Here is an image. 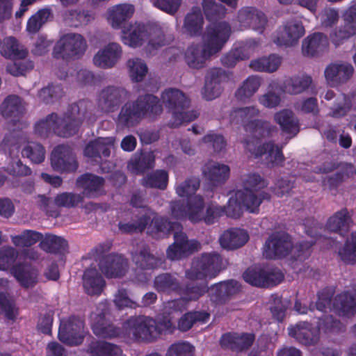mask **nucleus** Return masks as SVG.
<instances>
[{"mask_svg":"<svg viewBox=\"0 0 356 356\" xmlns=\"http://www.w3.org/2000/svg\"><path fill=\"white\" fill-rule=\"evenodd\" d=\"M265 270L261 268L250 267L243 273V278L249 284L260 288H264Z\"/></svg>","mask_w":356,"mask_h":356,"instance_id":"obj_59","label":"nucleus"},{"mask_svg":"<svg viewBox=\"0 0 356 356\" xmlns=\"http://www.w3.org/2000/svg\"><path fill=\"white\" fill-rule=\"evenodd\" d=\"M40 248L48 253L64 254L68 250V242L54 234H46L40 242Z\"/></svg>","mask_w":356,"mask_h":356,"instance_id":"obj_36","label":"nucleus"},{"mask_svg":"<svg viewBox=\"0 0 356 356\" xmlns=\"http://www.w3.org/2000/svg\"><path fill=\"white\" fill-rule=\"evenodd\" d=\"M210 314L206 311H191L184 314L178 321L177 328L181 332H187L197 323H206Z\"/></svg>","mask_w":356,"mask_h":356,"instance_id":"obj_37","label":"nucleus"},{"mask_svg":"<svg viewBox=\"0 0 356 356\" xmlns=\"http://www.w3.org/2000/svg\"><path fill=\"white\" fill-rule=\"evenodd\" d=\"M261 85L260 79L256 76H248L243 85L235 93L236 99L241 102H247L259 89Z\"/></svg>","mask_w":356,"mask_h":356,"instance_id":"obj_47","label":"nucleus"},{"mask_svg":"<svg viewBox=\"0 0 356 356\" xmlns=\"http://www.w3.org/2000/svg\"><path fill=\"white\" fill-rule=\"evenodd\" d=\"M195 348L188 342L172 344L167 350L166 356H193Z\"/></svg>","mask_w":356,"mask_h":356,"instance_id":"obj_64","label":"nucleus"},{"mask_svg":"<svg viewBox=\"0 0 356 356\" xmlns=\"http://www.w3.org/2000/svg\"><path fill=\"white\" fill-rule=\"evenodd\" d=\"M305 34L301 22H288L282 28L277 30L273 40L278 47H293Z\"/></svg>","mask_w":356,"mask_h":356,"instance_id":"obj_15","label":"nucleus"},{"mask_svg":"<svg viewBox=\"0 0 356 356\" xmlns=\"http://www.w3.org/2000/svg\"><path fill=\"white\" fill-rule=\"evenodd\" d=\"M159 99L154 95L139 96L135 100V123L138 119L145 117L154 118L162 113Z\"/></svg>","mask_w":356,"mask_h":356,"instance_id":"obj_19","label":"nucleus"},{"mask_svg":"<svg viewBox=\"0 0 356 356\" xmlns=\"http://www.w3.org/2000/svg\"><path fill=\"white\" fill-rule=\"evenodd\" d=\"M42 233L37 231L27 229L23 232L21 235L16 236L13 242L16 245L22 247H30L43 239Z\"/></svg>","mask_w":356,"mask_h":356,"instance_id":"obj_60","label":"nucleus"},{"mask_svg":"<svg viewBox=\"0 0 356 356\" xmlns=\"http://www.w3.org/2000/svg\"><path fill=\"white\" fill-rule=\"evenodd\" d=\"M236 197L243 204L244 208L250 213H257L259 211V206L264 200L270 201L271 195L266 191H261L256 194L254 191L236 192Z\"/></svg>","mask_w":356,"mask_h":356,"instance_id":"obj_29","label":"nucleus"},{"mask_svg":"<svg viewBox=\"0 0 356 356\" xmlns=\"http://www.w3.org/2000/svg\"><path fill=\"white\" fill-rule=\"evenodd\" d=\"M164 259L154 256L146 249L141 250L138 254L135 253V264L143 270H154L162 266Z\"/></svg>","mask_w":356,"mask_h":356,"instance_id":"obj_43","label":"nucleus"},{"mask_svg":"<svg viewBox=\"0 0 356 356\" xmlns=\"http://www.w3.org/2000/svg\"><path fill=\"white\" fill-rule=\"evenodd\" d=\"M312 83V79L309 75L293 76L284 82L283 90L290 95H298L309 89Z\"/></svg>","mask_w":356,"mask_h":356,"instance_id":"obj_38","label":"nucleus"},{"mask_svg":"<svg viewBox=\"0 0 356 356\" xmlns=\"http://www.w3.org/2000/svg\"><path fill=\"white\" fill-rule=\"evenodd\" d=\"M243 144L245 149L251 153L255 154L257 157L268 154L273 165L282 166L284 161L282 151L274 143H265L262 145H259L257 149L251 147L250 141L248 139H245Z\"/></svg>","mask_w":356,"mask_h":356,"instance_id":"obj_25","label":"nucleus"},{"mask_svg":"<svg viewBox=\"0 0 356 356\" xmlns=\"http://www.w3.org/2000/svg\"><path fill=\"white\" fill-rule=\"evenodd\" d=\"M115 122L122 128H130L134 126V101H127L122 106Z\"/></svg>","mask_w":356,"mask_h":356,"instance_id":"obj_53","label":"nucleus"},{"mask_svg":"<svg viewBox=\"0 0 356 356\" xmlns=\"http://www.w3.org/2000/svg\"><path fill=\"white\" fill-rule=\"evenodd\" d=\"M229 172L227 165L212 163L205 165L202 174L208 184L214 187L224 184L229 178Z\"/></svg>","mask_w":356,"mask_h":356,"instance_id":"obj_26","label":"nucleus"},{"mask_svg":"<svg viewBox=\"0 0 356 356\" xmlns=\"http://www.w3.org/2000/svg\"><path fill=\"white\" fill-rule=\"evenodd\" d=\"M128 261L121 254L109 253L99 259V268L108 279L121 278L128 270Z\"/></svg>","mask_w":356,"mask_h":356,"instance_id":"obj_14","label":"nucleus"},{"mask_svg":"<svg viewBox=\"0 0 356 356\" xmlns=\"http://www.w3.org/2000/svg\"><path fill=\"white\" fill-rule=\"evenodd\" d=\"M87 49L86 40L79 33L64 34L55 44L52 56L56 59L68 61L83 56Z\"/></svg>","mask_w":356,"mask_h":356,"instance_id":"obj_7","label":"nucleus"},{"mask_svg":"<svg viewBox=\"0 0 356 356\" xmlns=\"http://www.w3.org/2000/svg\"><path fill=\"white\" fill-rule=\"evenodd\" d=\"M255 340L253 333L227 332L222 335L220 343L222 348L236 352H243L249 349Z\"/></svg>","mask_w":356,"mask_h":356,"instance_id":"obj_21","label":"nucleus"},{"mask_svg":"<svg viewBox=\"0 0 356 356\" xmlns=\"http://www.w3.org/2000/svg\"><path fill=\"white\" fill-rule=\"evenodd\" d=\"M21 154L32 163L40 164L45 159L46 150L40 143L29 141L23 147Z\"/></svg>","mask_w":356,"mask_h":356,"instance_id":"obj_45","label":"nucleus"},{"mask_svg":"<svg viewBox=\"0 0 356 356\" xmlns=\"http://www.w3.org/2000/svg\"><path fill=\"white\" fill-rule=\"evenodd\" d=\"M248 58L245 53L243 48L236 47L231 49L220 58L223 66L232 68L234 67L239 60H243Z\"/></svg>","mask_w":356,"mask_h":356,"instance_id":"obj_63","label":"nucleus"},{"mask_svg":"<svg viewBox=\"0 0 356 356\" xmlns=\"http://www.w3.org/2000/svg\"><path fill=\"white\" fill-rule=\"evenodd\" d=\"M122 50L116 42H109L100 49L93 57L94 64L102 69L113 67L121 58Z\"/></svg>","mask_w":356,"mask_h":356,"instance_id":"obj_20","label":"nucleus"},{"mask_svg":"<svg viewBox=\"0 0 356 356\" xmlns=\"http://www.w3.org/2000/svg\"><path fill=\"white\" fill-rule=\"evenodd\" d=\"M288 334L306 346H315L320 340V332L306 321L298 322L288 327Z\"/></svg>","mask_w":356,"mask_h":356,"instance_id":"obj_18","label":"nucleus"},{"mask_svg":"<svg viewBox=\"0 0 356 356\" xmlns=\"http://www.w3.org/2000/svg\"><path fill=\"white\" fill-rule=\"evenodd\" d=\"M106 282L95 268H88L83 275V286L85 291L90 296H99L103 291Z\"/></svg>","mask_w":356,"mask_h":356,"instance_id":"obj_27","label":"nucleus"},{"mask_svg":"<svg viewBox=\"0 0 356 356\" xmlns=\"http://www.w3.org/2000/svg\"><path fill=\"white\" fill-rule=\"evenodd\" d=\"M57 113H51L35 124V134L40 137H47L51 131L55 134Z\"/></svg>","mask_w":356,"mask_h":356,"instance_id":"obj_52","label":"nucleus"},{"mask_svg":"<svg viewBox=\"0 0 356 356\" xmlns=\"http://www.w3.org/2000/svg\"><path fill=\"white\" fill-rule=\"evenodd\" d=\"M274 120L280 127L282 131L291 138L300 131L299 120L289 109H283L274 115Z\"/></svg>","mask_w":356,"mask_h":356,"instance_id":"obj_24","label":"nucleus"},{"mask_svg":"<svg viewBox=\"0 0 356 356\" xmlns=\"http://www.w3.org/2000/svg\"><path fill=\"white\" fill-rule=\"evenodd\" d=\"M24 111L22 99L17 95H8L0 106L1 115L6 119H11L14 124L19 121Z\"/></svg>","mask_w":356,"mask_h":356,"instance_id":"obj_28","label":"nucleus"},{"mask_svg":"<svg viewBox=\"0 0 356 356\" xmlns=\"http://www.w3.org/2000/svg\"><path fill=\"white\" fill-rule=\"evenodd\" d=\"M202 6L206 19L211 22L225 17L227 8L216 0H202Z\"/></svg>","mask_w":356,"mask_h":356,"instance_id":"obj_46","label":"nucleus"},{"mask_svg":"<svg viewBox=\"0 0 356 356\" xmlns=\"http://www.w3.org/2000/svg\"><path fill=\"white\" fill-rule=\"evenodd\" d=\"M351 218L348 209L344 208L329 218L326 223L328 231L344 236L349 231Z\"/></svg>","mask_w":356,"mask_h":356,"instance_id":"obj_33","label":"nucleus"},{"mask_svg":"<svg viewBox=\"0 0 356 356\" xmlns=\"http://www.w3.org/2000/svg\"><path fill=\"white\" fill-rule=\"evenodd\" d=\"M91 102L80 99L68 106L62 117L57 114L55 134L62 138H70L76 134L82 125Z\"/></svg>","mask_w":356,"mask_h":356,"instance_id":"obj_2","label":"nucleus"},{"mask_svg":"<svg viewBox=\"0 0 356 356\" xmlns=\"http://www.w3.org/2000/svg\"><path fill=\"white\" fill-rule=\"evenodd\" d=\"M168 174L164 170H156L140 179V185L145 188L164 190L168 185Z\"/></svg>","mask_w":356,"mask_h":356,"instance_id":"obj_42","label":"nucleus"},{"mask_svg":"<svg viewBox=\"0 0 356 356\" xmlns=\"http://www.w3.org/2000/svg\"><path fill=\"white\" fill-rule=\"evenodd\" d=\"M201 281V282L188 283L185 286L183 291L185 299L189 301H196L209 292L208 282L206 280Z\"/></svg>","mask_w":356,"mask_h":356,"instance_id":"obj_48","label":"nucleus"},{"mask_svg":"<svg viewBox=\"0 0 356 356\" xmlns=\"http://www.w3.org/2000/svg\"><path fill=\"white\" fill-rule=\"evenodd\" d=\"M231 33V27L226 22L211 23L206 28L203 35L204 51L213 55L220 51L228 40Z\"/></svg>","mask_w":356,"mask_h":356,"instance_id":"obj_9","label":"nucleus"},{"mask_svg":"<svg viewBox=\"0 0 356 356\" xmlns=\"http://www.w3.org/2000/svg\"><path fill=\"white\" fill-rule=\"evenodd\" d=\"M107 21L114 29H122V42L131 47H134V26L131 23L125 26L127 21L134 15V5L120 3L107 9Z\"/></svg>","mask_w":356,"mask_h":356,"instance_id":"obj_6","label":"nucleus"},{"mask_svg":"<svg viewBox=\"0 0 356 356\" xmlns=\"http://www.w3.org/2000/svg\"><path fill=\"white\" fill-rule=\"evenodd\" d=\"M203 24L204 17L201 8L193 6L184 17V29L191 37L199 36L202 33Z\"/></svg>","mask_w":356,"mask_h":356,"instance_id":"obj_32","label":"nucleus"},{"mask_svg":"<svg viewBox=\"0 0 356 356\" xmlns=\"http://www.w3.org/2000/svg\"><path fill=\"white\" fill-rule=\"evenodd\" d=\"M241 284L235 280H227L211 285L208 296L215 305L225 304L231 297L240 291Z\"/></svg>","mask_w":356,"mask_h":356,"instance_id":"obj_16","label":"nucleus"},{"mask_svg":"<svg viewBox=\"0 0 356 356\" xmlns=\"http://www.w3.org/2000/svg\"><path fill=\"white\" fill-rule=\"evenodd\" d=\"M211 56L209 55L207 51H204L203 46L202 49H200L198 47H191L186 52L185 60L190 67L201 69L205 67L206 61Z\"/></svg>","mask_w":356,"mask_h":356,"instance_id":"obj_41","label":"nucleus"},{"mask_svg":"<svg viewBox=\"0 0 356 356\" xmlns=\"http://www.w3.org/2000/svg\"><path fill=\"white\" fill-rule=\"evenodd\" d=\"M200 186V179L196 177H191L176 187V193L179 197H193Z\"/></svg>","mask_w":356,"mask_h":356,"instance_id":"obj_56","label":"nucleus"},{"mask_svg":"<svg viewBox=\"0 0 356 356\" xmlns=\"http://www.w3.org/2000/svg\"><path fill=\"white\" fill-rule=\"evenodd\" d=\"M91 353L95 356H120L122 350L118 345L104 341L93 346Z\"/></svg>","mask_w":356,"mask_h":356,"instance_id":"obj_61","label":"nucleus"},{"mask_svg":"<svg viewBox=\"0 0 356 356\" xmlns=\"http://www.w3.org/2000/svg\"><path fill=\"white\" fill-rule=\"evenodd\" d=\"M147 57L156 54L157 51L170 44L163 31L158 26H146L135 22V47L144 45Z\"/></svg>","mask_w":356,"mask_h":356,"instance_id":"obj_5","label":"nucleus"},{"mask_svg":"<svg viewBox=\"0 0 356 356\" xmlns=\"http://www.w3.org/2000/svg\"><path fill=\"white\" fill-rule=\"evenodd\" d=\"M50 165L54 171L63 173L75 172L79 168L76 156L68 145L55 146L50 155Z\"/></svg>","mask_w":356,"mask_h":356,"instance_id":"obj_11","label":"nucleus"},{"mask_svg":"<svg viewBox=\"0 0 356 356\" xmlns=\"http://www.w3.org/2000/svg\"><path fill=\"white\" fill-rule=\"evenodd\" d=\"M114 139L113 138L99 137L90 141L83 149L84 156L94 159L102 160V156L107 158L110 156L111 148L113 147Z\"/></svg>","mask_w":356,"mask_h":356,"instance_id":"obj_22","label":"nucleus"},{"mask_svg":"<svg viewBox=\"0 0 356 356\" xmlns=\"http://www.w3.org/2000/svg\"><path fill=\"white\" fill-rule=\"evenodd\" d=\"M339 167L342 168L343 171H338L332 175L327 176L323 180L324 184L327 185L331 190L337 188L343 182L344 174L346 173L348 175L349 172H352L354 168V165L351 163H345L341 165L338 163H331L329 166L323 168V172L325 173L330 172Z\"/></svg>","mask_w":356,"mask_h":356,"instance_id":"obj_34","label":"nucleus"},{"mask_svg":"<svg viewBox=\"0 0 356 356\" xmlns=\"http://www.w3.org/2000/svg\"><path fill=\"white\" fill-rule=\"evenodd\" d=\"M327 36L322 33H314L307 36L302 42L304 54L314 56L323 53L328 47Z\"/></svg>","mask_w":356,"mask_h":356,"instance_id":"obj_31","label":"nucleus"},{"mask_svg":"<svg viewBox=\"0 0 356 356\" xmlns=\"http://www.w3.org/2000/svg\"><path fill=\"white\" fill-rule=\"evenodd\" d=\"M356 34V24H351L343 22L341 26L336 29L330 35L332 42L339 46L344 40H347Z\"/></svg>","mask_w":356,"mask_h":356,"instance_id":"obj_55","label":"nucleus"},{"mask_svg":"<svg viewBox=\"0 0 356 356\" xmlns=\"http://www.w3.org/2000/svg\"><path fill=\"white\" fill-rule=\"evenodd\" d=\"M1 54L8 59L21 60L26 57L28 50L15 37L10 36L4 39Z\"/></svg>","mask_w":356,"mask_h":356,"instance_id":"obj_35","label":"nucleus"},{"mask_svg":"<svg viewBox=\"0 0 356 356\" xmlns=\"http://www.w3.org/2000/svg\"><path fill=\"white\" fill-rule=\"evenodd\" d=\"M84 322L77 316H71L65 321H61L58 333V339L69 346H78L85 337Z\"/></svg>","mask_w":356,"mask_h":356,"instance_id":"obj_13","label":"nucleus"},{"mask_svg":"<svg viewBox=\"0 0 356 356\" xmlns=\"http://www.w3.org/2000/svg\"><path fill=\"white\" fill-rule=\"evenodd\" d=\"M109 314V309L105 304H99L96 312L90 314V328L97 337L113 339L131 334L134 329L133 316L123 322L122 327H119L107 318Z\"/></svg>","mask_w":356,"mask_h":356,"instance_id":"obj_1","label":"nucleus"},{"mask_svg":"<svg viewBox=\"0 0 356 356\" xmlns=\"http://www.w3.org/2000/svg\"><path fill=\"white\" fill-rule=\"evenodd\" d=\"M293 248L290 234L283 231L275 232L266 241L263 254L268 259H282L291 252Z\"/></svg>","mask_w":356,"mask_h":356,"instance_id":"obj_10","label":"nucleus"},{"mask_svg":"<svg viewBox=\"0 0 356 356\" xmlns=\"http://www.w3.org/2000/svg\"><path fill=\"white\" fill-rule=\"evenodd\" d=\"M334 306L344 313L356 312V296L346 291L338 294L334 299Z\"/></svg>","mask_w":356,"mask_h":356,"instance_id":"obj_49","label":"nucleus"},{"mask_svg":"<svg viewBox=\"0 0 356 356\" xmlns=\"http://www.w3.org/2000/svg\"><path fill=\"white\" fill-rule=\"evenodd\" d=\"M76 184L79 186L82 187L84 193L90 197L103 186L104 179L92 173H85L77 178Z\"/></svg>","mask_w":356,"mask_h":356,"instance_id":"obj_40","label":"nucleus"},{"mask_svg":"<svg viewBox=\"0 0 356 356\" xmlns=\"http://www.w3.org/2000/svg\"><path fill=\"white\" fill-rule=\"evenodd\" d=\"M339 255L345 263H356V232H353L350 237L346 238L343 246L339 250Z\"/></svg>","mask_w":356,"mask_h":356,"instance_id":"obj_50","label":"nucleus"},{"mask_svg":"<svg viewBox=\"0 0 356 356\" xmlns=\"http://www.w3.org/2000/svg\"><path fill=\"white\" fill-rule=\"evenodd\" d=\"M155 156L152 151L141 150L135 156V174H143L154 166Z\"/></svg>","mask_w":356,"mask_h":356,"instance_id":"obj_51","label":"nucleus"},{"mask_svg":"<svg viewBox=\"0 0 356 356\" xmlns=\"http://www.w3.org/2000/svg\"><path fill=\"white\" fill-rule=\"evenodd\" d=\"M154 286L158 292L170 293L180 289L177 278L168 273H161L155 277Z\"/></svg>","mask_w":356,"mask_h":356,"instance_id":"obj_39","label":"nucleus"},{"mask_svg":"<svg viewBox=\"0 0 356 356\" xmlns=\"http://www.w3.org/2000/svg\"><path fill=\"white\" fill-rule=\"evenodd\" d=\"M219 240L220 245L224 249L236 250L248 241L249 235L244 229H230L225 231Z\"/></svg>","mask_w":356,"mask_h":356,"instance_id":"obj_30","label":"nucleus"},{"mask_svg":"<svg viewBox=\"0 0 356 356\" xmlns=\"http://www.w3.org/2000/svg\"><path fill=\"white\" fill-rule=\"evenodd\" d=\"M128 97L129 92L124 88L108 86L98 92L96 99L97 106L102 113H113Z\"/></svg>","mask_w":356,"mask_h":356,"instance_id":"obj_12","label":"nucleus"},{"mask_svg":"<svg viewBox=\"0 0 356 356\" xmlns=\"http://www.w3.org/2000/svg\"><path fill=\"white\" fill-rule=\"evenodd\" d=\"M204 201L201 195H195L185 200H177L170 202V211L172 218L184 220L188 218L193 223L198 222L202 218V210Z\"/></svg>","mask_w":356,"mask_h":356,"instance_id":"obj_8","label":"nucleus"},{"mask_svg":"<svg viewBox=\"0 0 356 356\" xmlns=\"http://www.w3.org/2000/svg\"><path fill=\"white\" fill-rule=\"evenodd\" d=\"M222 256L216 252H203L193 259L191 266L186 270V277L191 281L216 277L224 268Z\"/></svg>","mask_w":356,"mask_h":356,"instance_id":"obj_4","label":"nucleus"},{"mask_svg":"<svg viewBox=\"0 0 356 356\" xmlns=\"http://www.w3.org/2000/svg\"><path fill=\"white\" fill-rule=\"evenodd\" d=\"M289 305V301L281 297H275L271 302L270 311L273 318L279 323L283 321L286 310Z\"/></svg>","mask_w":356,"mask_h":356,"instance_id":"obj_62","label":"nucleus"},{"mask_svg":"<svg viewBox=\"0 0 356 356\" xmlns=\"http://www.w3.org/2000/svg\"><path fill=\"white\" fill-rule=\"evenodd\" d=\"M83 201V197L79 194L63 192L54 197V204L58 207L74 208Z\"/></svg>","mask_w":356,"mask_h":356,"instance_id":"obj_58","label":"nucleus"},{"mask_svg":"<svg viewBox=\"0 0 356 356\" xmlns=\"http://www.w3.org/2000/svg\"><path fill=\"white\" fill-rule=\"evenodd\" d=\"M247 131H250L253 137L260 139L271 136L276 127L270 122L261 120H250L245 125Z\"/></svg>","mask_w":356,"mask_h":356,"instance_id":"obj_44","label":"nucleus"},{"mask_svg":"<svg viewBox=\"0 0 356 356\" xmlns=\"http://www.w3.org/2000/svg\"><path fill=\"white\" fill-rule=\"evenodd\" d=\"M165 107L172 113V119L169 124L170 127L177 128L183 123L195 120L198 113L195 111H186L190 106V100L185 94L179 89L169 88L161 95Z\"/></svg>","mask_w":356,"mask_h":356,"instance_id":"obj_3","label":"nucleus"},{"mask_svg":"<svg viewBox=\"0 0 356 356\" xmlns=\"http://www.w3.org/2000/svg\"><path fill=\"white\" fill-rule=\"evenodd\" d=\"M12 273L16 280L24 288L29 289L35 285L37 279L32 273L26 270L22 265H17L12 268Z\"/></svg>","mask_w":356,"mask_h":356,"instance_id":"obj_57","label":"nucleus"},{"mask_svg":"<svg viewBox=\"0 0 356 356\" xmlns=\"http://www.w3.org/2000/svg\"><path fill=\"white\" fill-rule=\"evenodd\" d=\"M161 333L156 321L147 316H135V341H151Z\"/></svg>","mask_w":356,"mask_h":356,"instance_id":"obj_23","label":"nucleus"},{"mask_svg":"<svg viewBox=\"0 0 356 356\" xmlns=\"http://www.w3.org/2000/svg\"><path fill=\"white\" fill-rule=\"evenodd\" d=\"M354 68L346 62L332 63L325 69L324 76L327 83L336 87L346 83L353 76Z\"/></svg>","mask_w":356,"mask_h":356,"instance_id":"obj_17","label":"nucleus"},{"mask_svg":"<svg viewBox=\"0 0 356 356\" xmlns=\"http://www.w3.org/2000/svg\"><path fill=\"white\" fill-rule=\"evenodd\" d=\"M63 95V90L60 85L49 84L38 92V98L46 104L54 103Z\"/></svg>","mask_w":356,"mask_h":356,"instance_id":"obj_54","label":"nucleus"}]
</instances>
